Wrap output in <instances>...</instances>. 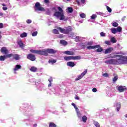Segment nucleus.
<instances>
[{
	"mask_svg": "<svg viewBox=\"0 0 127 127\" xmlns=\"http://www.w3.org/2000/svg\"><path fill=\"white\" fill-rule=\"evenodd\" d=\"M39 86H41L39 87V90H40L41 91H43L44 90V85L42 84H40Z\"/></svg>",
	"mask_w": 127,
	"mask_h": 127,
	"instance_id": "obj_30",
	"label": "nucleus"
},
{
	"mask_svg": "<svg viewBox=\"0 0 127 127\" xmlns=\"http://www.w3.org/2000/svg\"><path fill=\"white\" fill-rule=\"evenodd\" d=\"M100 35L101 36H102V37H105V36H106V33L102 32L100 33Z\"/></svg>",
	"mask_w": 127,
	"mask_h": 127,
	"instance_id": "obj_45",
	"label": "nucleus"
},
{
	"mask_svg": "<svg viewBox=\"0 0 127 127\" xmlns=\"http://www.w3.org/2000/svg\"><path fill=\"white\" fill-rule=\"evenodd\" d=\"M117 88L119 93H123V92H125V90L127 89L126 86H117Z\"/></svg>",
	"mask_w": 127,
	"mask_h": 127,
	"instance_id": "obj_7",
	"label": "nucleus"
},
{
	"mask_svg": "<svg viewBox=\"0 0 127 127\" xmlns=\"http://www.w3.org/2000/svg\"><path fill=\"white\" fill-rule=\"evenodd\" d=\"M30 51L31 53H34L35 54H39V50H30Z\"/></svg>",
	"mask_w": 127,
	"mask_h": 127,
	"instance_id": "obj_23",
	"label": "nucleus"
},
{
	"mask_svg": "<svg viewBox=\"0 0 127 127\" xmlns=\"http://www.w3.org/2000/svg\"><path fill=\"white\" fill-rule=\"evenodd\" d=\"M117 32H122V30H123V28L121 26H119L116 28Z\"/></svg>",
	"mask_w": 127,
	"mask_h": 127,
	"instance_id": "obj_28",
	"label": "nucleus"
},
{
	"mask_svg": "<svg viewBox=\"0 0 127 127\" xmlns=\"http://www.w3.org/2000/svg\"><path fill=\"white\" fill-rule=\"evenodd\" d=\"M66 10V12H68L69 13H71V12H73V8H72L71 7H68Z\"/></svg>",
	"mask_w": 127,
	"mask_h": 127,
	"instance_id": "obj_20",
	"label": "nucleus"
},
{
	"mask_svg": "<svg viewBox=\"0 0 127 127\" xmlns=\"http://www.w3.org/2000/svg\"><path fill=\"white\" fill-rule=\"evenodd\" d=\"M64 60L65 61H69V60H73V56H68V57H65L64 58Z\"/></svg>",
	"mask_w": 127,
	"mask_h": 127,
	"instance_id": "obj_17",
	"label": "nucleus"
},
{
	"mask_svg": "<svg viewBox=\"0 0 127 127\" xmlns=\"http://www.w3.org/2000/svg\"><path fill=\"white\" fill-rule=\"evenodd\" d=\"M1 53H3V54H7L8 53V51L7 50V49H6V48L5 47H2L1 49Z\"/></svg>",
	"mask_w": 127,
	"mask_h": 127,
	"instance_id": "obj_12",
	"label": "nucleus"
},
{
	"mask_svg": "<svg viewBox=\"0 0 127 127\" xmlns=\"http://www.w3.org/2000/svg\"><path fill=\"white\" fill-rule=\"evenodd\" d=\"M64 2H67V1H71L72 0H63Z\"/></svg>",
	"mask_w": 127,
	"mask_h": 127,
	"instance_id": "obj_60",
	"label": "nucleus"
},
{
	"mask_svg": "<svg viewBox=\"0 0 127 127\" xmlns=\"http://www.w3.org/2000/svg\"><path fill=\"white\" fill-rule=\"evenodd\" d=\"M2 9L3 10H6V9H7V7H2Z\"/></svg>",
	"mask_w": 127,
	"mask_h": 127,
	"instance_id": "obj_59",
	"label": "nucleus"
},
{
	"mask_svg": "<svg viewBox=\"0 0 127 127\" xmlns=\"http://www.w3.org/2000/svg\"><path fill=\"white\" fill-rule=\"evenodd\" d=\"M98 48L97 50V52H102V51H103V49H102V48Z\"/></svg>",
	"mask_w": 127,
	"mask_h": 127,
	"instance_id": "obj_44",
	"label": "nucleus"
},
{
	"mask_svg": "<svg viewBox=\"0 0 127 127\" xmlns=\"http://www.w3.org/2000/svg\"><path fill=\"white\" fill-rule=\"evenodd\" d=\"M76 114L77 115V117L79 119H81L82 118V114H81V113L80 112V111H79V110L76 111Z\"/></svg>",
	"mask_w": 127,
	"mask_h": 127,
	"instance_id": "obj_22",
	"label": "nucleus"
},
{
	"mask_svg": "<svg viewBox=\"0 0 127 127\" xmlns=\"http://www.w3.org/2000/svg\"><path fill=\"white\" fill-rule=\"evenodd\" d=\"M111 41L112 43H116V42H117V40L116 39V38L113 37L111 39Z\"/></svg>",
	"mask_w": 127,
	"mask_h": 127,
	"instance_id": "obj_29",
	"label": "nucleus"
},
{
	"mask_svg": "<svg viewBox=\"0 0 127 127\" xmlns=\"http://www.w3.org/2000/svg\"><path fill=\"white\" fill-rule=\"evenodd\" d=\"M79 16H80V17H81L82 18H85L86 17V14L84 13H82L81 14H79Z\"/></svg>",
	"mask_w": 127,
	"mask_h": 127,
	"instance_id": "obj_34",
	"label": "nucleus"
},
{
	"mask_svg": "<svg viewBox=\"0 0 127 127\" xmlns=\"http://www.w3.org/2000/svg\"><path fill=\"white\" fill-rule=\"evenodd\" d=\"M117 59H111L106 61L105 63L106 64H113V65H119L120 64H127V57L116 55Z\"/></svg>",
	"mask_w": 127,
	"mask_h": 127,
	"instance_id": "obj_1",
	"label": "nucleus"
},
{
	"mask_svg": "<svg viewBox=\"0 0 127 127\" xmlns=\"http://www.w3.org/2000/svg\"><path fill=\"white\" fill-rule=\"evenodd\" d=\"M58 29L61 32V33H64V34H68V33H70L72 30L71 26L66 27L64 29L61 27H59L58 28Z\"/></svg>",
	"mask_w": 127,
	"mask_h": 127,
	"instance_id": "obj_3",
	"label": "nucleus"
},
{
	"mask_svg": "<svg viewBox=\"0 0 127 127\" xmlns=\"http://www.w3.org/2000/svg\"><path fill=\"white\" fill-rule=\"evenodd\" d=\"M97 14H99V15H103V14H104V13L101 12H96Z\"/></svg>",
	"mask_w": 127,
	"mask_h": 127,
	"instance_id": "obj_54",
	"label": "nucleus"
},
{
	"mask_svg": "<svg viewBox=\"0 0 127 127\" xmlns=\"http://www.w3.org/2000/svg\"><path fill=\"white\" fill-rule=\"evenodd\" d=\"M44 2L45 3H49V0H44Z\"/></svg>",
	"mask_w": 127,
	"mask_h": 127,
	"instance_id": "obj_55",
	"label": "nucleus"
},
{
	"mask_svg": "<svg viewBox=\"0 0 127 127\" xmlns=\"http://www.w3.org/2000/svg\"><path fill=\"white\" fill-rule=\"evenodd\" d=\"M5 60V56H1L0 57V61H4Z\"/></svg>",
	"mask_w": 127,
	"mask_h": 127,
	"instance_id": "obj_36",
	"label": "nucleus"
},
{
	"mask_svg": "<svg viewBox=\"0 0 127 127\" xmlns=\"http://www.w3.org/2000/svg\"><path fill=\"white\" fill-rule=\"evenodd\" d=\"M26 22L27 23H31V22H32V21L31 19H28L26 20Z\"/></svg>",
	"mask_w": 127,
	"mask_h": 127,
	"instance_id": "obj_47",
	"label": "nucleus"
},
{
	"mask_svg": "<svg viewBox=\"0 0 127 127\" xmlns=\"http://www.w3.org/2000/svg\"><path fill=\"white\" fill-rule=\"evenodd\" d=\"M53 32H54V33H55V34H58V33H59L58 30H57L56 29H54Z\"/></svg>",
	"mask_w": 127,
	"mask_h": 127,
	"instance_id": "obj_42",
	"label": "nucleus"
},
{
	"mask_svg": "<svg viewBox=\"0 0 127 127\" xmlns=\"http://www.w3.org/2000/svg\"><path fill=\"white\" fill-rule=\"evenodd\" d=\"M112 25L114 27H117V26H118L119 25V24H118V23H117V22H113L112 23Z\"/></svg>",
	"mask_w": 127,
	"mask_h": 127,
	"instance_id": "obj_39",
	"label": "nucleus"
},
{
	"mask_svg": "<svg viewBox=\"0 0 127 127\" xmlns=\"http://www.w3.org/2000/svg\"><path fill=\"white\" fill-rule=\"evenodd\" d=\"M50 127H56V125L53 123H51L49 125Z\"/></svg>",
	"mask_w": 127,
	"mask_h": 127,
	"instance_id": "obj_37",
	"label": "nucleus"
},
{
	"mask_svg": "<svg viewBox=\"0 0 127 127\" xmlns=\"http://www.w3.org/2000/svg\"><path fill=\"white\" fill-rule=\"evenodd\" d=\"M27 36V34L26 33H23L20 35V37H26Z\"/></svg>",
	"mask_w": 127,
	"mask_h": 127,
	"instance_id": "obj_33",
	"label": "nucleus"
},
{
	"mask_svg": "<svg viewBox=\"0 0 127 127\" xmlns=\"http://www.w3.org/2000/svg\"><path fill=\"white\" fill-rule=\"evenodd\" d=\"M113 50V48H109L107 49H106L105 51V54H108V53H111V52Z\"/></svg>",
	"mask_w": 127,
	"mask_h": 127,
	"instance_id": "obj_18",
	"label": "nucleus"
},
{
	"mask_svg": "<svg viewBox=\"0 0 127 127\" xmlns=\"http://www.w3.org/2000/svg\"><path fill=\"white\" fill-rule=\"evenodd\" d=\"M101 47L100 45H95V46H88L86 47L87 49H89V50L91 49H96L97 48H99Z\"/></svg>",
	"mask_w": 127,
	"mask_h": 127,
	"instance_id": "obj_10",
	"label": "nucleus"
},
{
	"mask_svg": "<svg viewBox=\"0 0 127 127\" xmlns=\"http://www.w3.org/2000/svg\"><path fill=\"white\" fill-rule=\"evenodd\" d=\"M37 34H38L37 31H35V32H34L32 33V36H36V35H37Z\"/></svg>",
	"mask_w": 127,
	"mask_h": 127,
	"instance_id": "obj_43",
	"label": "nucleus"
},
{
	"mask_svg": "<svg viewBox=\"0 0 127 127\" xmlns=\"http://www.w3.org/2000/svg\"><path fill=\"white\" fill-rule=\"evenodd\" d=\"M111 31L112 33H113V34H116V33H117V29L115 28H112L111 29Z\"/></svg>",
	"mask_w": 127,
	"mask_h": 127,
	"instance_id": "obj_27",
	"label": "nucleus"
},
{
	"mask_svg": "<svg viewBox=\"0 0 127 127\" xmlns=\"http://www.w3.org/2000/svg\"><path fill=\"white\" fill-rule=\"evenodd\" d=\"M54 16H55L60 20H64L65 19V15L64 12L56 11L54 14Z\"/></svg>",
	"mask_w": 127,
	"mask_h": 127,
	"instance_id": "obj_4",
	"label": "nucleus"
},
{
	"mask_svg": "<svg viewBox=\"0 0 127 127\" xmlns=\"http://www.w3.org/2000/svg\"><path fill=\"white\" fill-rule=\"evenodd\" d=\"M2 27H3V24H2V23H0V28H2Z\"/></svg>",
	"mask_w": 127,
	"mask_h": 127,
	"instance_id": "obj_57",
	"label": "nucleus"
},
{
	"mask_svg": "<svg viewBox=\"0 0 127 127\" xmlns=\"http://www.w3.org/2000/svg\"><path fill=\"white\" fill-rule=\"evenodd\" d=\"M60 43H61V44H62V45H64V46H66L68 44L67 42L65 41V40H61Z\"/></svg>",
	"mask_w": 127,
	"mask_h": 127,
	"instance_id": "obj_24",
	"label": "nucleus"
},
{
	"mask_svg": "<svg viewBox=\"0 0 127 127\" xmlns=\"http://www.w3.org/2000/svg\"><path fill=\"white\" fill-rule=\"evenodd\" d=\"M103 76L104 77H108L109 74H108V73H104L103 74Z\"/></svg>",
	"mask_w": 127,
	"mask_h": 127,
	"instance_id": "obj_56",
	"label": "nucleus"
},
{
	"mask_svg": "<svg viewBox=\"0 0 127 127\" xmlns=\"http://www.w3.org/2000/svg\"><path fill=\"white\" fill-rule=\"evenodd\" d=\"M105 43L107 45H111V42H110V41H105Z\"/></svg>",
	"mask_w": 127,
	"mask_h": 127,
	"instance_id": "obj_50",
	"label": "nucleus"
},
{
	"mask_svg": "<svg viewBox=\"0 0 127 127\" xmlns=\"http://www.w3.org/2000/svg\"><path fill=\"white\" fill-rule=\"evenodd\" d=\"M92 92H93V93H96V92H97V88H93Z\"/></svg>",
	"mask_w": 127,
	"mask_h": 127,
	"instance_id": "obj_53",
	"label": "nucleus"
},
{
	"mask_svg": "<svg viewBox=\"0 0 127 127\" xmlns=\"http://www.w3.org/2000/svg\"><path fill=\"white\" fill-rule=\"evenodd\" d=\"M30 70L31 71V72H36L37 70V68L35 67V66H32Z\"/></svg>",
	"mask_w": 127,
	"mask_h": 127,
	"instance_id": "obj_26",
	"label": "nucleus"
},
{
	"mask_svg": "<svg viewBox=\"0 0 127 127\" xmlns=\"http://www.w3.org/2000/svg\"><path fill=\"white\" fill-rule=\"evenodd\" d=\"M13 59H15V60H19V59H20V57L18 54L13 55Z\"/></svg>",
	"mask_w": 127,
	"mask_h": 127,
	"instance_id": "obj_16",
	"label": "nucleus"
},
{
	"mask_svg": "<svg viewBox=\"0 0 127 127\" xmlns=\"http://www.w3.org/2000/svg\"><path fill=\"white\" fill-rule=\"evenodd\" d=\"M76 2L78 3V4H80V1L79 0H76Z\"/></svg>",
	"mask_w": 127,
	"mask_h": 127,
	"instance_id": "obj_61",
	"label": "nucleus"
},
{
	"mask_svg": "<svg viewBox=\"0 0 127 127\" xmlns=\"http://www.w3.org/2000/svg\"><path fill=\"white\" fill-rule=\"evenodd\" d=\"M87 45H90V46L93 45V42H88Z\"/></svg>",
	"mask_w": 127,
	"mask_h": 127,
	"instance_id": "obj_51",
	"label": "nucleus"
},
{
	"mask_svg": "<svg viewBox=\"0 0 127 127\" xmlns=\"http://www.w3.org/2000/svg\"><path fill=\"white\" fill-rule=\"evenodd\" d=\"M81 59V57L80 56H72V60H80Z\"/></svg>",
	"mask_w": 127,
	"mask_h": 127,
	"instance_id": "obj_21",
	"label": "nucleus"
},
{
	"mask_svg": "<svg viewBox=\"0 0 127 127\" xmlns=\"http://www.w3.org/2000/svg\"><path fill=\"white\" fill-rule=\"evenodd\" d=\"M12 54H8L6 56V57H8V58H10V57H13Z\"/></svg>",
	"mask_w": 127,
	"mask_h": 127,
	"instance_id": "obj_48",
	"label": "nucleus"
},
{
	"mask_svg": "<svg viewBox=\"0 0 127 127\" xmlns=\"http://www.w3.org/2000/svg\"><path fill=\"white\" fill-rule=\"evenodd\" d=\"M58 9L59 12H63V9L62 8H61V7H58Z\"/></svg>",
	"mask_w": 127,
	"mask_h": 127,
	"instance_id": "obj_41",
	"label": "nucleus"
},
{
	"mask_svg": "<svg viewBox=\"0 0 127 127\" xmlns=\"http://www.w3.org/2000/svg\"><path fill=\"white\" fill-rule=\"evenodd\" d=\"M94 125L96 127H101V126H100V124L97 122H94Z\"/></svg>",
	"mask_w": 127,
	"mask_h": 127,
	"instance_id": "obj_32",
	"label": "nucleus"
},
{
	"mask_svg": "<svg viewBox=\"0 0 127 127\" xmlns=\"http://www.w3.org/2000/svg\"><path fill=\"white\" fill-rule=\"evenodd\" d=\"M75 41L76 42H78L80 41V39H79V37H76L75 38Z\"/></svg>",
	"mask_w": 127,
	"mask_h": 127,
	"instance_id": "obj_49",
	"label": "nucleus"
},
{
	"mask_svg": "<svg viewBox=\"0 0 127 127\" xmlns=\"http://www.w3.org/2000/svg\"><path fill=\"white\" fill-rule=\"evenodd\" d=\"M71 105H72V106H73V107H74V109H75L76 112L77 111L79 110V109L77 108V106H76V104H75V103H72L71 104Z\"/></svg>",
	"mask_w": 127,
	"mask_h": 127,
	"instance_id": "obj_35",
	"label": "nucleus"
},
{
	"mask_svg": "<svg viewBox=\"0 0 127 127\" xmlns=\"http://www.w3.org/2000/svg\"><path fill=\"white\" fill-rule=\"evenodd\" d=\"M117 48L118 49L121 50V49H123V47L121 46V45L118 44L117 45Z\"/></svg>",
	"mask_w": 127,
	"mask_h": 127,
	"instance_id": "obj_46",
	"label": "nucleus"
},
{
	"mask_svg": "<svg viewBox=\"0 0 127 127\" xmlns=\"http://www.w3.org/2000/svg\"><path fill=\"white\" fill-rule=\"evenodd\" d=\"M64 54H66V55H75V53L72 51H64Z\"/></svg>",
	"mask_w": 127,
	"mask_h": 127,
	"instance_id": "obj_13",
	"label": "nucleus"
},
{
	"mask_svg": "<svg viewBox=\"0 0 127 127\" xmlns=\"http://www.w3.org/2000/svg\"><path fill=\"white\" fill-rule=\"evenodd\" d=\"M52 83L50 82V84L48 85V87H51Z\"/></svg>",
	"mask_w": 127,
	"mask_h": 127,
	"instance_id": "obj_62",
	"label": "nucleus"
},
{
	"mask_svg": "<svg viewBox=\"0 0 127 127\" xmlns=\"http://www.w3.org/2000/svg\"><path fill=\"white\" fill-rule=\"evenodd\" d=\"M49 82H50V83H51L53 81V79H52V77H50L49 79H48Z\"/></svg>",
	"mask_w": 127,
	"mask_h": 127,
	"instance_id": "obj_52",
	"label": "nucleus"
},
{
	"mask_svg": "<svg viewBox=\"0 0 127 127\" xmlns=\"http://www.w3.org/2000/svg\"><path fill=\"white\" fill-rule=\"evenodd\" d=\"M57 61L56 60L51 59L49 61V63L50 64H54Z\"/></svg>",
	"mask_w": 127,
	"mask_h": 127,
	"instance_id": "obj_19",
	"label": "nucleus"
},
{
	"mask_svg": "<svg viewBox=\"0 0 127 127\" xmlns=\"http://www.w3.org/2000/svg\"><path fill=\"white\" fill-rule=\"evenodd\" d=\"M17 43L19 47H20L21 48H23V47H24V44H23V43L21 40H18L17 41Z\"/></svg>",
	"mask_w": 127,
	"mask_h": 127,
	"instance_id": "obj_14",
	"label": "nucleus"
},
{
	"mask_svg": "<svg viewBox=\"0 0 127 127\" xmlns=\"http://www.w3.org/2000/svg\"><path fill=\"white\" fill-rule=\"evenodd\" d=\"M57 50L53 49H46L42 50H39V54L40 55H43L44 56H47L49 54H54L56 53Z\"/></svg>",
	"mask_w": 127,
	"mask_h": 127,
	"instance_id": "obj_2",
	"label": "nucleus"
},
{
	"mask_svg": "<svg viewBox=\"0 0 127 127\" xmlns=\"http://www.w3.org/2000/svg\"><path fill=\"white\" fill-rule=\"evenodd\" d=\"M2 15H3V13L0 12V16H2Z\"/></svg>",
	"mask_w": 127,
	"mask_h": 127,
	"instance_id": "obj_63",
	"label": "nucleus"
},
{
	"mask_svg": "<svg viewBox=\"0 0 127 127\" xmlns=\"http://www.w3.org/2000/svg\"><path fill=\"white\" fill-rule=\"evenodd\" d=\"M87 72H88V69H85L84 72L77 77V78L75 79V81H79V80H81V79H82V78H83V77H84L86 74H87Z\"/></svg>",
	"mask_w": 127,
	"mask_h": 127,
	"instance_id": "obj_6",
	"label": "nucleus"
},
{
	"mask_svg": "<svg viewBox=\"0 0 127 127\" xmlns=\"http://www.w3.org/2000/svg\"><path fill=\"white\" fill-rule=\"evenodd\" d=\"M27 59L31 60V61H35V56L32 54L28 55Z\"/></svg>",
	"mask_w": 127,
	"mask_h": 127,
	"instance_id": "obj_9",
	"label": "nucleus"
},
{
	"mask_svg": "<svg viewBox=\"0 0 127 127\" xmlns=\"http://www.w3.org/2000/svg\"><path fill=\"white\" fill-rule=\"evenodd\" d=\"M67 66H69V67H74L76 64L74 62H68L66 64Z\"/></svg>",
	"mask_w": 127,
	"mask_h": 127,
	"instance_id": "obj_15",
	"label": "nucleus"
},
{
	"mask_svg": "<svg viewBox=\"0 0 127 127\" xmlns=\"http://www.w3.org/2000/svg\"><path fill=\"white\" fill-rule=\"evenodd\" d=\"M114 107L116 108L117 112H119L121 110V103L117 102H115Z\"/></svg>",
	"mask_w": 127,
	"mask_h": 127,
	"instance_id": "obj_8",
	"label": "nucleus"
},
{
	"mask_svg": "<svg viewBox=\"0 0 127 127\" xmlns=\"http://www.w3.org/2000/svg\"><path fill=\"white\" fill-rule=\"evenodd\" d=\"M82 122H83V123H86V122H87V120H88V117H87V116H83L82 117Z\"/></svg>",
	"mask_w": 127,
	"mask_h": 127,
	"instance_id": "obj_25",
	"label": "nucleus"
},
{
	"mask_svg": "<svg viewBox=\"0 0 127 127\" xmlns=\"http://www.w3.org/2000/svg\"><path fill=\"white\" fill-rule=\"evenodd\" d=\"M33 127H37V124H35L33 125Z\"/></svg>",
	"mask_w": 127,
	"mask_h": 127,
	"instance_id": "obj_64",
	"label": "nucleus"
},
{
	"mask_svg": "<svg viewBox=\"0 0 127 127\" xmlns=\"http://www.w3.org/2000/svg\"><path fill=\"white\" fill-rule=\"evenodd\" d=\"M35 10L37 11L38 10L39 11H44V8L40 6V3L39 2H36L35 5Z\"/></svg>",
	"mask_w": 127,
	"mask_h": 127,
	"instance_id": "obj_5",
	"label": "nucleus"
},
{
	"mask_svg": "<svg viewBox=\"0 0 127 127\" xmlns=\"http://www.w3.org/2000/svg\"><path fill=\"white\" fill-rule=\"evenodd\" d=\"M80 1L81 2V3H85L86 0H81Z\"/></svg>",
	"mask_w": 127,
	"mask_h": 127,
	"instance_id": "obj_58",
	"label": "nucleus"
},
{
	"mask_svg": "<svg viewBox=\"0 0 127 127\" xmlns=\"http://www.w3.org/2000/svg\"><path fill=\"white\" fill-rule=\"evenodd\" d=\"M106 7L108 12H112V8L109 7V6H107Z\"/></svg>",
	"mask_w": 127,
	"mask_h": 127,
	"instance_id": "obj_40",
	"label": "nucleus"
},
{
	"mask_svg": "<svg viewBox=\"0 0 127 127\" xmlns=\"http://www.w3.org/2000/svg\"><path fill=\"white\" fill-rule=\"evenodd\" d=\"M118 78L119 77H118V76H115L113 79V82H116V81H117Z\"/></svg>",
	"mask_w": 127,
	"mask_h": 127,
	"instance_id": "obj_38",
	"label": "nucleus"
},
{
	"mask_svg": "<svg viewBox=\"0 0 127 127\" xmlns=\"http://www.w3.org/2000/svg\"><path fill=\"white\" fill-rule=\"evenodd\" d=\"M21 65L17 64L15 66V68L13 69L14 74H16V71H18L19 69H21Z\"/></svg>",
	"mask_w": 127,
	"mask_h": 127,
	"instance_id": "obj_11",
	"label": "nucleus"
},
{
	"mask_svg": "<svg viewBox=\"0 0 127 127\" xmlns=\"http://www.w3.org/2000/svg\"><path fill=\"white\" fill-rule=\"evenodd\" d=\"M97 18V15L96 14H93L90 17V19H96Z\"/></svg>",
	"mask_w": 127,
	"mask_h": 127,
	"instance_id": "obj_31",
	"label": "nucleus"
}]
</instances>
